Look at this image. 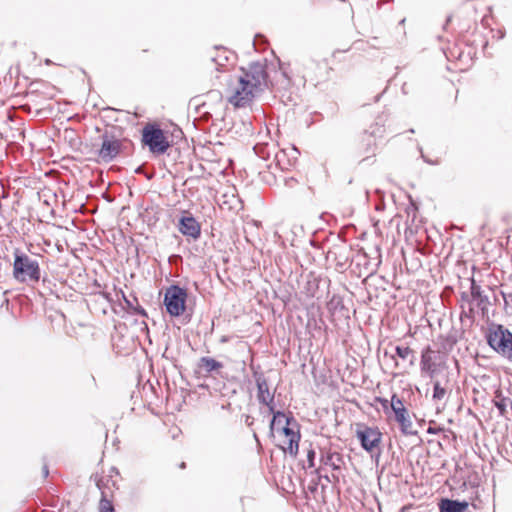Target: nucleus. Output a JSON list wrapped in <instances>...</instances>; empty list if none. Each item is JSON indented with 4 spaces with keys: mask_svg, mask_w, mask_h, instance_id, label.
I'll return each mask as SVG.
<instances>
[{
    "mask_svg": "<svg viewBox=\"0 0 512 512\" xmlns=\"http://www.w3.org/2000/svg\"><path fill=\"white\" fill-rule=\"evenodd\" d=\"M121 298L125 303L127 312L130 314L147 317L146 310L141 305H139L138 298L135 295L126 296L125 293L121 291Z\"/></svg>",
    "mask_w": 512,
    "mask_h": 512,
    "instance_id": "obj_16",
    "label": "nucleus"
},
{
    "mask_svg": "<svg viewBox=\"0 0 512 512\" xmlns=\"http://www.w3.org/2000/svg\"><path fill=\"white\" fill-rule=\"evenodd\" d=\"M404 22H405V19H402V20L400 21V24H401V25H404Z\"/></svg>",
    "mask_w": 512,
    "mask_h": 512,
    "instance_id": "obj_54",
    "label": "nucleus"
},
{
    "mask_svg": "<svg viewBox=\"0 0 512 512\" xmlns=\"http://www.w3.org/2000/svg\"><path fill=\"white\" fill-rule=\"evenodd\" d=\"M284 418L285 424L281 426L280 431L288 438V445L286 448H283V450L289 453L292 457H296L301 439L299 423L291 413L286 415Z\"/></svg>",
    "mask_w": 512,
    "mask_h": 512,
    "instance_id": "obj_7",
    "label": "nucleus"
},
{
    "mask_svg": "<svg viewBox=\"0 0 512 512\" xmlns=\"http://www.w3.org/2000/svg\"><path fill=\"white\" fill-rule=\"evenodd\" d=\"M460 480H463V485H466L465 476H463V475H462V476L460 477Z\"/></svg>",
    "mask_w": 512,
    "mask_h": 512,
    "instance_id": "obj_50",
    "label": "nucleus"
},
{
    "mask_svg": "<svg viewBox=\"0 0 512 512\" xmlns=\"http://www.w3.org/2000/svg\"><path fill=\"white\" fill-rule=\"evenodd\" d=\"M440 512H448V497H442L439 501Z\"/></svg>",
    "mask_w": 512,
    "mask_h": 512,
    "instance_id": "obj_33",
    "label": "nucleus"
},
{
    "mask_svg": "<svg viewBox=\"0 0 512 512\" xmlns=\"http://www.w3.org/2000/svg\"><path fill=\"white\" fill-rule=\"evenodd\" d=\"M315 458H316V452L314 449H309L307 452V463L308 468H313L315 466Z\"/></svg>",
    "mask_w": 512,
    "mask_h": 512,
    "instance_id": "obj_30",
    "label": "nucleus"
},
{
    "mask_svg": "<svg viewBox=\"0 0 512 512\" xmlns=\"http://www.w3.org/2000/svg\"><path fill=\"white\" fill-rule=\"evenodd\" d=\"M99 510L100 512H116L113 503L106 498L103 492L99 503Z\"/></svg>",
    "mask_w": 512,
    "mask_h": 512,
    "instance_id": "obj_25",
    "label": "nucleus"
},
{
    "mask_svg": "<svg viewBox=\"0 0 512 512\" xmlns=\"http://www.w3.org/2000/svg\"><path fill=\"white\" fill-rule=\"evenodd\" d=\"M283 419H284V418H278V420L276 421V427H275V429H277L278 431H280L281 426H283V425H282V421H283Z\"/></svg>",
    "mask_w": 512,
    "mask_h": 512,
    "instance_id": "obj_39",
    "label": "nucleus"
},
{
    "mask_svg": "<svg viewBox=\"0 0 512 512\" xmlns=\"http://www.w3.org/2000/svg\"><path fill=\"white\" fill-rule=\"evenodd\" d=\"M42 473L44 477H47L49 475V469L47 465H44L42 468Z\"/></svg>",
    "mask_w": 512,
    "mask_h": 512,
    "instance_id": "obj_40",
    "label": "nucleus"
},
{
    "mask_svg": "<svg viewBox=\"0 0 512 512\" xmlns=\"http://www.w3.org/2000/svg\"><path fill=\"white\" fill-rule=\"evenodd\" d=\"M320 479H324L326 482H332V481H338V476L332 475L331 477L329 475H320Z\"/></svg>",
    "mask_w": 512,
    "mask_h": 512,
    "instance_id": "obj_35",
    "label": "nucleus"
},
{
    "mask_svg": "<svg viewBox=\"0 0 512 512\" xmlns=\"http://www.w3.org/2000/svg\"><path fill=\"white\" fill-rule=\"evenodd\" d=\"M384 127L379 125V123H375V125L370 127V130L366 131L367 134V149L366 152H373L375 149H372V146H376L375 140L376 138H382L384 134Z\"/></svg>",
    "mask_w": 512,
    "mask_h": 512,
    "instance_id": "obj_18",
    "label": "nucleus"
},
{
    "mask_svg": "<svg viewBox=\"0 0 512 512\" xmlns=\"http://www.w3.org/2000/svg\"><path fill=\"white\" fill-rule=\"evenodd\" d=\"M448 27V16H446L445 21L443 23V30H446Z\"/></svg>",
    "mask_w": 512,
    "mask_h": 512,
    "instance_id": "obj_46",
    "label": "nucleus"
},
{
    "mask_svg": "<svg viewBox=\"0 0 512 512\" xmlns=\"http://www.w3.org/2000/svg\"><path fill=\"white\" fill-rule=\"evenodd\" d=\"M433 380V399L440 400L446 394L445 386L441 385V381L435 377Z\"/></svg>",
    "mask_w": 512,
    "mask_h": 512,
    "instance_id": "obj_22",
    "label": "nucleus"
},
{
    "mask_svg": "<svg viewBox=\"0 0 512 512\" xmlns=\"http://www.w3.org/2000/svg\"><path fill=\"white\" fill-rule=\"evenodd\" d=\"M464 268H466L473 276L471 269L466 265V263L458 261L457 264L455 265L454 273L456 274V276L459 279L460 288H466L465 281H464V277H465Z\"/></svg>",
    "mask_w": 512,
    "mask_h": 512,
    "instance_id": "obj_21",
    "label": "nucleus"
},
{
    "mask_svg": "<svg viewBox=\"0 0 512 512\" xmlns=\"http://www.w3.org/2000/svg\"><path fill=\"white\" fill-rule=\"evenodd\" d=\"M445 428L441 425H437L435 423H430L427 432L430 434H438L440 432H444Z\"/></svg>",
    "mask_w": 512,
    "mask_h": 512,
    "instance_id": "obj_31",
    "label": "nucleus"
},
{
    "mask_svg": "<svg viewBox=\"0 0 512 512\" xmlns=\"http://www.w3.org/2000/svg\"><path fill=\"white\" fill-rule=\"evenodd\" d=\"M443 379H444V383H445V385H446V384L448 383V372H445V373L443 374Z\"/></svg>",
    "mask_w": 512,
    "mask_h": 512,
    "instance_id": "obj_47",
    "label": "nucleus"
},
{
    "mask_svg": "<svg viewBox=\"0 0 512 512\" xmlns=\"http://www.w3.org/2000/svg\"><path fill=\"white\" fill-rule=\"evenodd\" d=\"M242 76L247 78L259 91L268 88L269 76L266 70V64L261 62H252L247 69L242 68Z\"/></svg>",
    "mask_w": 512,
    "mask_h": 512,
    "instance_id": "obj_10",
    "label": "nucleus"
},
{
    "mask_svg": "<svg viewBox=\"0 0 512 512\" xmlns=\"http://www.w3.org/2000/svg\"><path fill=\"white\" fill-rule=\"evenodd\" d=\"M461 289V298H460V306L463 310H465V307L467 305L468 310L470 309V302L472 299L471 290L467 288H460Z\"/></svg>",
    "mask_w": 512,
    "mask_h": 512,
    "instance_id": "obj_23",
    "label": "nucleus"
},
{
    "mask_svg": "<svg viewBox=\"0 0 512 512\" xmlns=\"http://www.w3.org/2000/svg\"><path fill=\"white\" fill-rule=\"evenodd\" d=\"M449 339H450V346L457 341V338L455 336H453L451 333H450Z\"/></svg>",
    "mask_w": 512,
    "mask_h": 512,
    "instance_id": "obj_44",
    "label": "nucleus"
},
{
    "mask_svg": "<svg viewBox=\"0 0 512 512\" xmlns=\"http://www.w3.org/2000/svg\"><path fill=\"white\" fill-rule=\"evenodd\" d=\"M13 277L21 282H38L41 277V269L37 260L16 248L14 250Z\"/></svg>",
    "mask_w": 512,
    "mask_h": 512,
    "instance_id": "obj_3",
    "label": "nucleus"
},
{
    "mask_svg": "<svg viewBox=\"0 0 512 512\" xmlns=\"http://www.w3.org/2000/svg\"><path fill=\"white\" fill-rule=\"evenodd\" d=\"M244 422L248 427H251L254 424V417L249 414L244 415Z\"/></svg>",
    "mask_w": 512,
    "mask_h": 512,
    "instance_id": "obj_36",
    "label": "nucleus"
},
{
    "mask_svg": "<svg viewBox=\"0 0 512 512\" xmlns=\"http://www.w3.org/2000/svg\"><path fill=\"white\" fill-rule=\"evenodd\" d=\"M255 92L260 91L247 78L241 75L238 77L237 87L229 97V102L235 107H245L252 101Z\"/></svg>",
    "mask_w": 512,
    "mask_h": 512,
    "instance_id": "obj_8",
    "label": "nucleus"
},
{
    "mask_svg": "<svg viewBox=\"0 0 512 512\" xmlns=\"http://www.w3.org/2000/svg\"><path fill=\"white\" fill-rule=\"evenodd\" d=\"M178 229L184 236L191 237L194 240L201 235V226L192 215L182 216L178 222Z\"/></svg>",
    "mask_w": 512,
    "mask_h": 512,
    "instance_id": "obj_12",
    "label": "nucleus"
},
{
    "mask_svg": "<svg viewBox=\"0 0 512 512\" xmlns=\"http://www.w3.org/2000/svg\"><path fill=\"white\" fill-rule=\"evenodd\" d=\"M185 467H186V463H185V462H182V463L180 464V468H182V469H183V468H185Z\"/></svg>",
    "mask_w": 512,
    "mask_h": 512,
    "instance_id": "obj_51",
    "label": "nucleus"
},
{
    "mask_svg": "<svg viewBox=\"0 0 512 512\" xmlns=\"http://www.w3.org/2000/svg\"><path fill=\"white\" fill-rule=\"evenodd\" d=\"M337 458L340 461V455L338 453H333L330 451L322 452L320 457V462L323 465L330 466L333 470H339L340 465L334 461V458Z\"/></svg>",
    "mask_w": 512,
    "mask_h": 512,
    "instance_id": "obj_20",
    "label": "nucleus"
},
{
    "mask_svg": "<svg viewBox=\"0 0 512 512\" xmlns=\"http://www.w3.org/2000/svg\"><path fill=\"white\" fill-rule=\"evenodd\" d=\"M312 286H313V283L308 282V295L311 296V297H314L315 293H314V290H313Z\"/></svg>",
    "mask_w": 512,
    "mask_h": 512,
    "instance_id": "obj_38",
    "label": "nucleus"
},
{
    "mask_svg": "<svg viewBox=\"0 0 512 512\" xmlns=\"http://www.w3.org/2000/svg\"><path fill=\"white\" fill-rule=\"evenodd\" d=\"M101 145L97 155L101 162L110 163L123 151V142L111 131L105 130L100 136Z\"/></svg>",
    "mask_w": 512,
    "mask_h": 512,
    "instance_id": "obj_6",
    "label": "nucleus"
},
{
    "mask_svg": "<svg viewBox=\"0 0 512 512\" xmlns=\"http://www.w3.org/2000/svg\"><path fill=\"white\" fill-rule=\"evenodd\" d=\"M437 39H438L439 41H441V40L443 39V36H442V35H438V36H437Z\"/></svg>",
    "mask_w": 512,
    "mask_h": 512,
    "instance_id": "obj_52",
    "label": "nucleus"
},
{
    "mask_svg": "<svg viewBox=\"0 0 512 512\" xmlns=\"http://www.w3.org/2000/svg\"><path fill=\"white\" fill-rule=\"evenodd\" d=\"M188 292L177 284L169 286L163 298V305L171 317H179L186 311Z\"/></svg>",
    "mask_w": 512,
    "mask_h": 512,
    "instance_id": "obj_5",
    "label": "nucleus"
},
{
    "mask_svg": "<svg viewBox=\"0 0 512 512\" xmlns=\"http://www.w3.org/2000/svg\"><path fill=\"white\" fill-rule=\"evenodd\" d=\"M257 387V400L260 404H268L271 402L273 392H270L268 381L262 372L255 371L253 373Z\"/></svg>",
    "mask_w": 512,
    "mask_h": 512,
    "instance_id": "obj_13",
    "label": "nucleus"
},
{
    "mask_svg": "<svg viewBox=\"0 0 512 512\" xmlns=\"http://www.w3.org/2000/svg\"><path fill=\"white\" fill-rule=\"evenodd\" d=\"M197 367L207 375H220L224 364L212 357L203 356L198 360Z\"/></svg>",
    "mask_w": 512,
    "mask_h": 512,
    "instance_id": "obj_14",
    "label": "nucleus"
},
{
    "mask_svg": "<svg viewBox=\"0 0 512 512\" xmlns=\"http://www.w3.org/2000/svg\"><path fill=\"white\" fill-rule=\"evenodd\" d=\"M356 437L359 440L362 449L371 453L375 448L379 446L382 439V433L377 427L358 424L356 429Z\"/></svg>",
    "mask_w": 512,
    "mask_h": 512,
    "instance_id": "obj_9",
    "label": "nucleus"
},
{
    "mask_svg": "<svg viewBox=\"0 0 512 512\" xmlns=\"http://www.w3.org/2000/svg\"><path fill=\"white\" fill-rule=\"evenodd\" d=\"M274 400H275V396H272L271 402H269L268 404H264L265 406H267L269 414H272V419L269 424L270 435L274 434V430L276 427V421L278 420V418H284L286 416L284 411L275 409V401Z\"/></svg>",
    "mask_w": 512,
    "mask_h": 512,
    "instance_id": "obj_19",
    "label": "nucleus"
},
{
    "mask_svg": "<svg viewBox=\"0 0 512 512\" xmlns=\"http://www.w3.org/2000/svg\"><path fill=\"white\" fill-rule=\"evenodd\" d=\"M448 361V337L439 336L438 341H434L421 355V369L427 372L431 379L447 369Z\"/></svg>",
    "mask_w": 512,
    "mask_h": 512,
    "instance_id": "obj_1",
    "label": "nucleus"
},
{
    "mask_svg": "<svg viewBox=\"0 0 512 512\" xmlns=\"http://www.w3.org/2000/svg\"><path fill=\"white\" fill-rule=\"evenodd\" d=\"M253 45L256 49H264L267 45V40L264 35L256 34L253 40Z\"/></svg>",
    "mask_w": 512,
    "mask_h": 512,
    "instance_id": "obj_29",
    "label": "nucleus"
},
{
    "mask_svg": "<svg viewBox=\"0 0 512 512\" xmlns=\"http://www.w3.org/2000/svg\"><path fill=\"white\" fill-rule=\"evenodd\" d=\"M448 259V254L446 256L443 257V260H447Z\"/></svg>",
    "mask_w": 512,
    "mask_h": 512,
    "instance_id": "obj_55",
    "label": "nucleus"
},
{
    "mask_svg": "<svg viewBox=\"0 0 512 512\" xmlns=\"http://www.w3.org/2000/svg\"><path fill=\"white\" fill-rule=\"evenodd\" d=\"M413 350L410 349L408 346H396L395 347V354L401 358L402 360H407L410 355H412Z\"/></svg>",
    "mask_w": 512,
    "mask_h": 512,
    "instance_id": "obj_26",
    "label": "nucleus"
},
{
    "mask_svg": "<svg viewBox=\"0 0 512 512\" xmlns=\"http://www.w3.org/2000/svg\"><path fill=\"white\" fill-rule=\"evenodd\" d=\"M467 501H458L450 499V512H465L468 509Z\"/></svg>",
    "mask_w": 512,
    "mask_h": 512,
    "instance_id": "obj_24",
    "label": "nucleus"
},
{
    "mask_svg": "<svg viewBox=\"0 0 512 512\" xmlns=\"http://www.w3.org/2000/svg\"><path fill=\"white\" fill-rule=\"evenodd\" d=\"M442 319H439V325L441 326L442 325Z\"/></svg>",
    "mask_w": 512,
    "mask_h": 512,
    "instance_id": "obj_58",
    "label": "nucleus"
},
{
    "mask_svg": "<svg viewBox=\"0 0 512 512\" xmlns=\"http://www.w3.org/2000/svg\"><path fill=\"white\" fill-rule=\"evenodd\" d=\"M447 292H448V286H445L443 288V291H442V294H441L443 302L445 301V295H446Z\"/></svg>",
    "mask_w": 512,
    "mask_h": 512,
    "instance_id": "obj_42",
    "label": "nucleus"
},
{
    "mask_svg": "<svg viewBox=\"0 0 512 512\" xmlns=\"http://www.w3.org/2000/svg\"><path fill=\"white\" fill-rule=\"evenodd\" d=\"M441 51L444 54V56L446 57V59H448V50H447V48L441 47Z\"/></svg>",
    "mask_w": 512,
    "mask_h": 512,
    "instance_id": "obj_45",
    "label": "nucleus"
},
{
    "mask_svg": "<svg viewBox=\"0 0 512 512\" xmlns=\"http://www.w3.org/2000/svg\"><path fill=\"white\" fill-rule=\"evenodd\" d=\"M395 420L400 424V430L405 435H414L417 432L412 430V422L408 415L407 409H398L397 413H394Z\"/></svg>",
    "mask_w": 512,
    "mask_h": 512,
    "instance_id": "obj_17",
    "label": "nucleus"
},
{
    "mask_svg": "<svg viewBox=\"0 0 512 512\" xmlns=\"http://www.w3.org/2000/svg\"><path fill=\"white\" fill-rule=\"evenodd\" d=\"M508 405L512 406V401L509 398L505 397L495 402V407L498 409L499 414L502 416L506 414Z\"/></svg>",
    "mask_w": 512,
    "mask_h": 512,
    "instance_id": "obj_28",
    "label": "nucleus"
},
{
    "mask_svg": "<svg viewBox=\"0 0 512 512\" xmlns=\"http://www.w3.org/2000/svg\"><path fill=\"white\" fill-rule=\"evenodd\" d=\"M371 46H372V47H375V41H372Z\"/></svg>",
    "mask_w": 512,
    "mask_h": 512,
    "instance_id": "obj_57",
    "label": "nucleus"
},
{
    "mask_svg": "<svg viewBox=\"0 0 512 512\" xmlns=\"http://www.w3.org/2000/svg\"><path fill=\"white\" fill-rule=\"evenodd\" d=\"M376 401L381 404L385 413H387L390 410L391 401L389 402L386 398L383 397H376Z\"/></svg>",
    "mask_w": 512,
    "mask_h": 512,
    "instance_id": "obj_32",
    "label": "nucleus"
},
{
    "mask_svg": "<svg viewBox=\"0 0 512 512\" xmlns=\"http://www.w3.org/2000/svg\"><path fill=\"white\" fill-rule=\"evenodd\" d=\"M327 309L333 316H338L339 318L349 319V308H347L344 304V300L339 295H333L331 299L327 302Z\"/></svg>",
    "mask_w": 512,
    "mask_h": 512,
    "instance_id": "obj_15",
    "label": "nucleus"
},
{
    "mask_svg": "<svg viewBox=\"0 0 512 512\" xmlns=\"http://www.w3.org/2000/svg\"><path fill=\"white\" fill-rule=\"evenodd\" d=\"M96 486H97L99 489H101V479H98V480L96 481Z\"/></svg>",
    "mask_w": 512,
    "mask_h": 512,
    "instance_id": "obj_48",
    "label": "nucleus"
},
{
    "mask_svg": "<svg viewBox=\"0 0 512 512\" xmlns=\"http://www.w3.org/2000/svg\"><path fill=\"white\" fill-rule=\"evenodd\" d=\"M283 77H284V81H285V87L290 85L291 83V79L290 77L288 76V74L286 72H283L282 73Z\"/></svg>",
    "mask_w": 512,
    "mask_h": 512,
    "instance_id": "obj_37",
    "label": "nucleus"
},
{
    "mask_svg": "<svg viewBox=\"0 0 512 512\" xmlns=\"http://www.w3.org/2000/svg\"><path fill=\"white\" fill-rule=\"evenodd\" d=\"M141 141L154 155H162L170 147L167 136L157 123H148L143 127Z\"/></svg>",
    "mask_w": 512,
    "mask_h": 512,
    "instance_id": "obj_4",
    "label": "nucleus"
},
{
    "mask_svg": "<svg viewBox=\"0 0 512 512\" xmlns=\"http://www.w3.org/2000/svg\"><path fill=\"white\" fill-rule=\"evenodd\" d=\"M390 409L393 411V413H397L398 409H406L402 399L399 398L398 395L395 393L391 397Z\"/></svg>",
    "mask_w": 512,
    "mask_h": 512,
    "instance_id": "obj_27",
    "label": "nucleus"
},
{
    "mask_svg": "<svg viewBox=\"0 0 512 512\" xmlns=\"http://www.w3.org/2000/svg\"><path fill=\"white\" fill-rule=\"evenodd\" d=\"M422 157L424 158V160L426 161V163H432L430 160H427L423 155Z\"/></svg>",
    "mask_w": 512,
    "mask_h": 512,
    "instance_id": "obj_53",
    "label": "nucleus"
},
{
    "mask_svg": "<svg viewBox=\"0 0 512 512\" xmlns=\"http://www.w3.org/2000/svg\"><path fill=\"white\" fill-rule=\"evenodd\" d=\"M464 270H465L464 271L465 286L467 289L471 290V294H472L469 312L473 313L475 308H477V309L481 310L482 313L484 314L485 311L487 310V306L489 304L488 296L484 295L481 291V288L476 285L475 280H474L473 276L471 275V273L466 268H464Z\"/></svg>",
    "mask_w": 512,
    "mask_h": 512,
    "instance_id": "obj_11",
    "label": "nucleus"
},
{
    "mask_svg": "<svg viewBox=\"0 0 512 512\" xmlns=\"http://www.w3.org/2000/svg\"><path fill=\"white\" fill-rule=\"evenodd\" d=\"M253 437H254V439H255L256 441H259V439H258V436H257L256 432H253Z\"/></svg>",
    "mask_w": 512,
    "mask_h": 512,
    "instance_id": "obj_49",
    "label": "nucleus"
},
{
    "mask_svg": "<svg viewBox=\"0 0 512 512\" xmlns=\"http://www.w3.org/2000/svg\"><path fill=\"white\" fill-rule=\"evenodd\" d=\"M112 474L118 475L119 474V470L116 467H111V469H110V476H112Z\"/></svg>",
    "mask_w": 512,
    "mask_h": 512,
    "instance_id": "obj_43",
    "label": "nucleus"
},
{
    "mask_svg": "<svg viewBox=\"0 0 512 512\" xmlns=\"http://www.w3.org/2000/svg\"><path fill=\"white\" fill-rule=\"evenodd\" d=\"M433 444H436L437 446L439 447H442V442L441 441H434V440H429V445L432 446Z\"/></svg>",
    "mask_w": 512,
    "mask_h": 512,
    "instance_id": "obj_41",
    "label": "nucleus"
},
{
    "mask_svg": "<svg viewBox=\"0 0 512 512\" xmlns=\"http://www.w3.org/2000/svg\"><path fill=\"white\" fill-rule=\"evenodd\" d=\"M228 60V57L227 56H217V57H212V61L215 62V64L217 66H222L224 65L223 61H227Z\"/></svg>",
    "mask_w": 512,
    "mask_h": 512,
    "instance_id": "obj_34",
    "label": "nucleus"
},
{
    "mask_svg": "<svg viewBox=\"0 0 512 512\" xmlns=\"http://www.w3.org/2000/svg\"><path fill=\"white\" fill-rule=\"evenodd\" d=\"M488 345L505 359L512 360V332L501 324L491 323L485 334Z\"/></svg>",
    "mask_w": 512,
    "mask_h": 512,
    "instance_id": "obj_2",
    "label": "nucleus"
},
{
    "mask_svg": "<svg viewBox=\"0 0 512 512\" xmlns=\"http://www.w3.org/2000/svg\"><path fill=\"white\" fill-rule=\"evenodd\" d=\"M371 46H372V47H375V41H372Z\"/></svg>",
    "mask_w": 512,
    "mask_h": 512,
    "instance_id": "obj_56",
    "label": "nucleus"
}]
</instances>
